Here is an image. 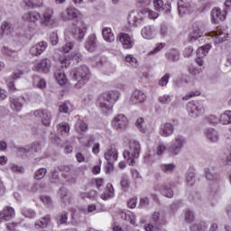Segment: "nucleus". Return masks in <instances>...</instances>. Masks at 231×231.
I'll list each match as a JSON object with an SVG mask.
<instances>
[{"instance_id": "obj_54", "label": "nucleus", "mask_w": 231, "mask_h": 231, "mask_svg": "<svg viewBox=\"0 0 231 231\" xmlns=\"http://www.w3.org/2000/svg\"><path fill=\"white\" fill-rule=\"evenodd\" d=\"M171 79V74L166 73L164 74V76H162L159 81H158V86H160L161 88H163L165 86H167V84H169V79Z\"/></svg>"}, {"instance_id": "obj_36", "label": "nucleus", "mask_w": 231, "mask_h": 231, "mask_svg": "<svg viewBox=\"0 0 231 231\" xmlns=\"http://www.w3.org/2000/svg\"><path fill=\"white\" fill-rule=\"evenodd\" d=\"M41 151V144L39 143H32L31 149L26 148H20L18 150L19 154L21 155H28V153L31 152H39Z\"/></svg>"}, {"instance_id": "obj_53", "label": "nucleus", "mask_w": 231, "mask_h": 231, "mask_svg": "<svg viewBox=\"0 0 231 231\" xmlns=\"http://www.w3.org/2000/svg\"><path fill=\"white\" fill-rule=\"evenodd\" d=\"M58 225H64L68 223V213L63 212L57 216L56 217Z\"/></svg>"}, {"instance_id": "obj_42", "label": "nucleus", "mask_w": 231, "mask_h": 231, "mask_svg": "<svg viewBox=\"0 0 231 231\" xmlns=\"http://www.w3.org/2000/svg\"><path fill=\"white\" fill-rule=\"evenodd\" d=\"M186 183L189 187H192L196 183V173L194 170L189 169L186 174Z\"/></svg>"}, {"instance_id": "obj_16", "label": "nucleus", "mask_w": 231, "mask_h": 231, "mask_svg": "<svg viewBox=\"0 0 231 231\" xmlns=\"http://www.w3.org/2000/svg\"><path fill=\"white\" fill-rule=\"evenodd\" d=\"M23 21L26 23H30V24H33L36 26L37 21H41V14L37 11H29L23 14L22 16Z\"/></svg>"}, {"instance_id": "obj_50", "label": "nucleus", "mask_w": 231, "mask_h": 231, "mask_svg": "<svg viewBox=\"0 0 231 231\" xmlns=\"http://www.w3.org/2000/svg\"><path fill=\"white\" fill-rule=\"evenodd\" d=\"M70 127L69 125L66 122H63L58 125V131L60 134H68L69 133Z\"/></svg>"}, {"instance_id": "obj_61", "label": "nucleus", "mask_w": 231, "mask_h": 231, "mask_svg": "<svg viewBox=\"0 0 231 231\" xmlns=\"http://www.w3.org/2000/svg\"><path fill=\"white\" fill-rule=\"evenodd\" d=\"M201 95V92L199 90H196L194 92H189L186 96L182 97V100H190V98H193V97H199Z\"/></svg>"}, {"instance_id": "obj_18", "label": "nucleus", "mask_w": 231, "mask_h": 231, "mask_svg": "<svg viewBox=\"0 0 231 231\" xmlns=\"http://www.w3.org/2000/svg\"><path fill=\"white\" fill-rule=\"evenodd\" d=\"M48 48V43L46 42H40L36 44H34L30 49V55L32 57H39V55H42L46 51V49Z\"/></svg>"}, {"instance_id": "obj_43", "label": "nucleus", "mask_w": 231, "mask_h": 231, "mask_svg": "<svg viewBox=\"0 0 231 231\" xmlns=\"http://www.w3.org/2000/svg\"><path fill=\"white\" fill-rule=\"evenodd\" d=\"M55 79L60 86H64V84L68 82V79H66V74H64V71L62 70H58L55 72Z\"/></svg>"}, {"instance_id": "obj_4", "label": "nucleus", "mask_w": 231, "mask_h": 231, "mask_svg": "<svg viewBox=\"0 0 231 231\" xmlns=\"http://www.w3.org/2000/svg\"><path fill=\"white\" fill-rule=\"evenodd\" d=\"M70 79L77 80L78 83L75 84L76 88H82L91 79V71H89L88 66H80L70 72Z\"/></svg>"}, {"instance_id": "obj_9", "label": "nucleus", "mask_w": 231, "mask_h": 231, "mask_svg": "<svg viewBox=\"0 0 231 231\" xmlns=\"http://www.w3.org/2000/svg\"><path fill=\"white\" fill-rule=\"evenodd\" d=\"M86 32H88V26L84 21H78L71 28V35L77 41H83Z\"/></svg>"}, {"instance_id": "obj_6", "label": "nucleus", "mask_w": 231, "mask_h": 231, "mask_svg": "<svg viewBox=\"0 0 231 231\" xmlns=\"http://www.w3.org/2000/svg\"><path fill=\"white\" fill-rule=\"evenodd\" d=\"M152 220L154 222V226L148 224L144 227L146 231H159L162 230L163 226L167 225V218L162 212H154L152 215Z\"/></svg>"}, {"instance_id": "obj_56", "label": "nucleus", "mask_w": 231, "mask_h": 231, "mask_svg": "<svg viewBox=\"0 0 231 231\" xmlns=\"http://www.w3.org/2000/svg\"><path fill=\"white\" fill-rule=\"evenodd\" d=\"M165 48V43L161 42V43H157L155 45V48L151 51L148 55H156V53H159V51H162V50H163Z\"/></svg>"}, {"instance_id": "obj_34", "label": "nucleus", "mask_w": 231, "mask_h": 231, "mask_svg": "<svg viewBox=\"0 0 231 231\" xmlns=\"http://www.w3.org/2000/svg\"><path fill=\"white\" fill-rule=\"evenodd\" d=\"M1 53L6 57H9L11 60H18L19 59V53L17 51H14L6 46L2 47Z\"/></svg>"}, {"instance_id": "obj_1", "label": "nucleus", "mask_w": 231, "mask_h": 231, "mask_svg": "<svg viewBox=\"0 0 231 231\" xmlns=\"http://www.w3.org/2000/svg\"><path fill=\"white\" fill-rule=\"evenodd\" d=\"M158 19L160 14L147 8L143 7L139 11H133L128 16V23L130 26H140L145 23V18Z\"/></svg>"}, {"instance_id": "obj_51", "label": "nucleus", "mask_w": 231, "mask_h": 231, "mask_svg": "<svg viewBox=\"0 0 231 231\" xmlns=\"http://www.w3.org/2000/svg\"><path fill=\"white\" fill-rule=\"evenodd\" d=\"M135 125L141 133H147V127L145 126V123L143 121V118H142V117L138 118L136 123H135Z\"/></svg>"}, {"instance_id": "obj_19", "label": "nucleus", "mask_w": 231, "mask_h": 231, "mask_svg": "<svg viewBox=\"0 0 231 231\" xmlns=\"http://www.w3.org/2000/svg\"><path fill=\"white\" fill-rule=\"evenodd\" d=\"M127 124H129V121L127 120V117L124 115H117L114 117L112 120V125L115 129H125Z\"/></svg>"}, {"instance_id": "obj_52", "label": "nucleus", "mask_w": 231, "mask_h": 231, "mask_svg": "<svg viewBox=\"0 0 231 231\" xmlns=\"http://www.w3.org/2000/svg\"><path fill=\"white\" fill-rule=\"evenodd\" d=\"M161 169L162 172H166L167 174H171V172L174 171V169H176V165L170 163V164H162Z\"/></svg>"}, {"instance_id": "obj_31", "label": "nucleus", "mask_w": 231, "mask_h": 231, "mask_svg": "<svg viewBox=\"0 0 231 231\" xmlns=\"http://www.w3.org/2000/svg\"><path fill=\"white\" fill-rule=\"evenodd\" d=\"M111 198H115V188H113V184L107 183L105 191L101 194V199L106 201V199H111Z\"/></svg>"}, {"instance_id": "obj_22", "label": "nucleus", "mask_w": 231, "mask_h": 231, "mask_svg": "<svg viewBox=\"0 0 231 231\" xmlns=\"http://www.w3.org/2000/svg\"><path fill=\"white\" fill-rule=\"evenodd\" d=\"M13 217H15V209L12 207H5L0 211V223H3V221H10Z\"/></svg>"}, {"instance_id": "obj_3", "label": "nucleus", "mask_w": 231, "mask_h": 231, "mask_svg": "<svg viewBox=\"0 0 231 231\" xmlns=\"http://www.w3.org/2000/svg\"><path fill=\"white\" fill-rule=\"evenodd\" d=\"M140 151H142L140 143L138 141L130 140L123 152V156L125 160L127 161L128 165H135L136 160L140 158Z\"/></svg>"}, {"instance_id": "obj_11", "label": "nucleus", "mask_w": 231, "mask_h": 231, "mask_svg": "<svg viewBox=\"0 0 231 231\" xmlns=\"http://www.w3.org/2000/svg\"><path fill=\"white\" fill-rule=\"evenodd\" d=\"M36 118H40L42 125L48 126L51 124V113L48 109H38L33 112Z\"/></svg>"}, {"instance_id": "obj_48", "label": "nucleus", "mask_w": 231, "mask_h": 231, "mask_svg": "<svg viewBox=\"0 0 231 231\" xmlns=\"http://www.w3.org/2000/svg\"><path fill=\"white\" fill-rule=\"evenodd\" d=\"M75 127L79 134H82V133H86V131H88V124L84 123L82 120H79L76 123Z\"/></svg>"}, {"instance_id": "obj_5", "label": "nucleus", "mask_w": 231, "mask_h": 231, "mask_svg": "<svg viewBox=\"0 0 231 231\" xmlns=\"http://www.w3.org/2000/svg\"><path fill=\"white\" fill-rule=\"evenodd\" d=\"M204 174L205 178L211 181L209 183V194L216 196L219 192V173L214 168H205Z\"/></svg>"}, {"instance_id": "obj_59", "label": "nucleus", "mask_w": 231, "mask_h": 231, "mask_svg": "<svg viewBox=\"0 0 231 231\" xmlns=\"http://www.w3.org/2000/svg\"><path fill=\"white\" fill-rule=\"evenodd\" d=\"M50 42L52 46H57V44H59V34H57V32L51 33Z\"/></svg>"}, {"instance_id": "obj_32", "label": "nucleus", "mask_w": 231, "mask_h": 231, "mask_svg": "<svg viewBox=\"0 0 231 231\" xmlns=\"http://www.w3.org/2000/svg\"><path fill=\"white\" fill-rule=\"evenodd\" d=\"M153 6L157 12L165 10V14H171V5L163 4V0H153Z\"/></svg>"}, {"instance_id": "obj_46", "label": "nucleus", "mask_w": 231, "mask_h": 231, "mask_svg": "<svg viewBox=\"0 0 231 231\" xmlns=\"http://www.w3.org/2000/svg\"><path fill=\"white\" fill-rule=\"evenodd\" d=\"M59 196L65 204H68L71 201V199L69 198V196H68V189H66L65 188L60 189Z\"/></svg>"}, {"instance_id": "obj_8", "label": "nucleus", "mask_w": 231, "mask_h": 231, "mask_svg": "<svg viewBox=\"0 0 231 231\" xmlns=\"http://www.w3.org/2000/svg\"><path fill=\"white\" fill-rule=\"evenodd\" d=\"M185 143L186 140L183 135H175L168 148L170 156H178V154L181 152V149L185 146Z\"/></svg>"}, {"instance_id": "obj_13", "label": "nucleus", "mask_w": 231, "mask_h": 231, "mask_svg": "<svg viewBox=\"0 0 231 231\" xmlns=\"http://www.w3.org/2000/svg\"><path fill=\"white\" fill-rule=\"evenodd\" d=\"M54 14H55V11H53V8L47 7L43 12L42 16H41L42 26H52L54 23L53 21Z\"/></svg>"}, {"instance_id": "obj_25", "label": "nucleus", "mask_w": 231, "mask_h": 231, "mask_svg": "<svg viewBox=\"0 0 231 231\" xmlns=\"http://www.w3.org/2000/svg\"><path fill=\"white\" fill-rule=\"evenodd\" d=\"M161 136L164 138H169L174 134V125L172 123H164L161 125Z\"/></svg>"}, {"instance_id": "obj_12", "label": "nucleus", "mask_w": 231, "mask_h": 231, "mask_svg": "<svg viewBox=\"0 0 231 231\" xmlns=\"http://www.w3.org/2000/svg\"><path fill=\"white\" fill-rule=\"evenodd\" d=\"M105 159L108 162L109 167H113V163L118 160V150L115 144L108 146L105 152Z\"/></svg>"}, {"instance_id": "obj_38", "label": "nucleus", "mask_w": 231, "mask_h": 231, "mask_svg": "<svg viewBox=\"0 0 231 231\" xmlns=\"http://www.w3.org/2000/svg\"><path fill=\"white\" fill-rule=\"evenodd\" d=\"M219 124H222V125H228L231 124V111L226 110L224 113H222L218 118Z\"/></svg>"}, {"instance_id": "obj_7", "label": "nucleus", "mask_w": 231, "mask_h": 231, "mask_svg": "<svg viewBox=\"0 0 231 231\" xmlns=\"http://www.w3.org/2000/svg\"><path fill=\"white\" fill-rule=\"evenodd\" d=\"M189 116L198 118L205 113V105L201 101H189L187 105Z\"/></svg>"}, {"instance_id": "obj_41", "label": "nucleus", "mask_w": 231, "mask_h": 231, "mask_svg": "<svg viewBox=\"0 0 231 231\" xmlns=\"http://www.w3.org/2000/svg\"><path fill=\"white\" fill-rule=\"evenodd\" d=\"M1 31L4 35H12L14 33V25H12L9 22H3L1 24Z\"/></svg>"}, {"instance_id": "obj_14", "label": "nucleus", "mask_w": 231, "mask_h": 231, "mask_svg": "<svg viewBox=\"0 0 231 231\" xmlns=\"http://www.w3.org/2000/svg\"><path fill=\"white\" fill-rule=\"evenodd\" d=\"M209 37L213 39L215 44H221L228 39V32L225 30L213 31L209 33Z\"/></svg>"}, {"instance_id": "obj_15", "label": "nucleus", "mask_w": 231, "mask_h": 231, "mask_svg": "<svg viewBox=\"0 0 231 231\" xmlns=\"http://www.w3.org/2000/svg\"><path fill=\"white\" fill-rule=\"evenodd\" d=\"M174 184H156L154 186V190H159L162 196L165 198H174V191L172 188Z\"/></svg>"}, {"instance_id": "obj_17", "label": "nucleus", "mask_w": 231, "mask_h": 231, "mask_svg": "<svg viewBox=\"0 0 231 231\" xmlns=\"http://www.w3.org/2000/svg\"><path fill=\"white\" fill-rule=\"evenodd\" d=\"M226 18V11H222L219 7H215L211 10V22L213 24H217L219 21H225Z\"/></svg>"}, {"instance_id": "obj_40", "label": "nucleus", "mask_w": 231, "mask_h": 231, "mask_svg": "<svg viewBox=\"0 0 231 231\" xmlns=\"http://www.w3.org/2000/svg\"><path fill=\"white\" fill-rule=\"evenodd\" d=\"M50 215H47L43 217H42L40 220H37L34 224L35 228L39 229V228H46V226H48V225H50Z\"/></svg>"}, {"instance_id": "obj_45", "label": "nucleus", "mask_w": 231, "mask_h": 231, "mask_svg": "<svg viewBox=\"0 0 231 231\" xmlns=\"http://www.w3.org/2000/svg\"><path fill=\"white\" fill-rule=\"evenodd\" d=\"M32 84L33 87L38 88V89H44V88H46V81L41 79L39 76L33 77Z\"/></svg>"}, {"instance_id": "obj_39", "label": "nucleus", "mask_w": 231, "mask_h": 231, "mask_svg": "<svg viewBox=\"0 0 231 231\" xmlns=\"http://www.w3.org/2000/svg\"><path fill=\"white\" fill-rule=\"evenodd\" d=\"M210 50H212L211 44H207L199 47L197 51V57H199V59H205V57L208 55V51H210Z\"/></svg>"}, {"instance_id": "obj_58", "label": "nucleus", "mask_w": 231, "mask_h": 231, "mask_svg": "<svg viewBox=\"0 0 231 231\" xmlns=\"http://www.w3.org/2000/svg\"><path fill=\"white\" fill-rule=\"evenodd\" d=\"M46 172H48V171L45 168L39 169L34 174L35 180H42V178L46 176Z\"/></svg>"}, {"instance_id": "obj_37", "label": "nucleus", "mask_w": 231, "mask_h": 231, "mask_svg": "<svg viewBox=\"0 0 231 231\" xmlns=\"http://www.w3.org/2000/svg\"><path fill=\"white\" fill-rule=\"evenodd\" d=\"M102 35L104 40L106 42H114L115 41V33H113V31L109 27H104L102 30Z\"/></svg>"}, {"instance_id": "obj_2", "label": "nucleus", "mask_w": 231, "mask_h": 231, "mask_svg": "<svg viewBox=\"0 0 231 231\" xmlns=\"http://www.w3.org/2000/svg\"><path fill=\"white\" fill-rule=\"evenodd\" d=\"M120 98V93L118 91L111 90L101 94L97 99V106L101 109L102 113L107 115L113 111V106Z\"/></svg>"}, {"instance_id": "obj_24", "label": "nucleus", "mask_w": 231, "mask_h": 231, "mask_svg": "<svg viewBox=\"0 0 231 231\" xmlns=\"http://www.w3.org/2000/svg\"><path fill=\"white\" fill-rule=\"evenodd\" d=\"M118 217H120V219H123L124 221H129V223H131V225H134V226H136V216H134V213L129 210L119 211Z\"/></svg>"}, {"instance_id": "obj_62", "label": "nucleus", "mask_w": 231, "mask_h": 231, "mask_svg": "<svg viewBox=\"0 0 231 231\" xmlns=\"http://www.w3.org/2000/svg\"><path fill=\"white\" fill-rule=\"evenodd\" d=\"M193 52H194V48L188 47L183 51V57H185L186 59H189V58L192 57Z\"/></svg>"}, {"instance_id": "obj_63", "label": "nucleus", "mask_w": 231, "mask_h": 231, "mask_svg": "<svg viewBox=\"0 0 231 231\" xmlns=\"http://www.w3.org/2000/svg\"><path fill=\"white\" fill-rule=\"evenodd\" d=\"M120 185L123 189H127V187H129V179L126 175L121 178Z\"/></svg>"}, {"instance_id": "obj_35", "label": "nucleus", "mask_w": 231, "mask_h": 231, "mask_svg": "<svg viewBox=\"0 0 231 231\" xmlns=\"http://www.w3.org/2000/svg\"><path fill=\"white\" fill-rule=\"evenodd\" d=\"M178 10L180 15H185V14H190V11L192 10V5L189 3L183 2V0L180 1L178 3Z\"/></svg>"}, {"instance_id": "obj_20", "label": "nucleus", "mask_w": 231, "mask_h": 231, "mask_svg": "<svg viewBox=\"0 0 231 231\" xmlns=\"http://www.w3.org/2000/svg\"><path fill=\"white\" fill-rule=\"evenodd\" d=\"M24 97H10V107L14 113H20L23 110Z\"/></svg>"}, {"instance_id": "obj_23", "label": "nucleus", "mask_w": 231, "mask_h": 231, "mask_svg": "<svg viewBox=\"0 0 231 231\" xmlns=\"http://www.w3.org/2000/svg\"><path fill=\"white\" fill-rule=\"evenodd\" d=\"M147 100V96L141 90H134L131 96L130 102L131 104H143Z\"/></svg>"}, {"instance_id": "obj_33", "label": "nucleus", "mask_w": 231, "mask_h": 231, "mask_svg": "<svg viewBox=\"0 0 231 231\" xmlns=\"http://www.w3.org/2000/svg\"><path fill=\"white\" fill-rule=\"evenodd\" d=\"M165 57L170 62H178L180 57V51L176 49H171L165 53Z\"/></svg>"}, {"instance_id": "obj_29", "label": "nucleus", "mask_w": 231, "mask_h": 231, "mask_svg": "<svg viewBox=\"0 0 231 231\" xmlns=\"http://www.w3.org/2000/svg\"><path fill=\"white\" fill-rule=\"evenodd\" d=\"M142 37L148 41L154 39L156 33L154 32V27L151 25L144 26L141 31Z\"/></svg>"}, {"instance_id": "obj_28", "label": "nucleus", "mask_w": 231, "mask_h": 231, "mask_svg": "<svg viewBox=\"0 0 231 231\" xmlns=\"http://www.w3.org/2000/svg\"><path fill=\"white\" fill-rule=\"evenodd\" d=\"M67 14L69 15V21L75 20L77 23L82 21V13L73 6L67 8Z\"/></svg>"}, {"instance_id": "obj_21", "label": "nucleus", "mask_w": 231, "mask_h": 231, "mask_svg": "<svg viewBox=\"0 0 231 231\" xmlns=\"http://www.w3.org/2000/svg\"><path fill=\"white\" fill-rule=\"evenodd\" d=\"M119 41L123 45V47L125 48V50H131V48L134 46V40L133 39V37H131L127 33H124V32L120 33Z\"/></svg>"}, {"instance_id": "obj_60", "label": "nucleus", "mask_w": 231, "mask_h": 231, "mask_svg": "<svg viewBox=\"0 0 231 231\" xmlns=\"http://www.w3.org/2000/svg\"><path fill=\"white\" fill-rule=\"evenodd\" d=\"M184 217L186 223H192V221H194V213L188 209L185 212Z\"/></svg>"}, {"instance_id": "obj_30", "label": "nucleus", "mask_w": 231, "mask_h": 231, "mask_svg": "<svg viewBox=\"0 0 231 231\" xmlns=\"http://www.w3.org/2000/svg\"><path fill=\"white\" fill-rule=\"evenodd\" d=\"M85 48L88 51H95L97 49V35L90 34L85 42Z\"/></svg>"}, {"instance_id": "obj_26", "label": "nucleus", "mask_w": 231, "mask_h": 231, "mask_svg": "<svg viewBox=\"0 0 231 231\" xmlns=\"http://www.w3.org/2000/svg\"><path fill=\"white\" fill-rule=\"evenodd\" d=\"M51 68V62L48 59L42 60L40 62L34 64V71H43L44 73L48 72Z\"/></svg>"}, {"instance_id": "obj_49", "label": "nucleus", "mask_w": 231, "mask_h": 231, "mask_svg": "<svg viewBox=\"0 0 231 231\" xmlns=\"http://www.w3.org/2000/svg\"><path fill=\"white\" fill-rule=\"evenodd\" d=\"M73 111V105L69 102H65L60 106V113H71Z\"/></svg>"}, {"instance_id": "obj_10", "label": "nucleus", "mask_w": 231, "mask_h": 231, "mask_svg": "<svg viewBox=\"0 0 231 231\" xmlns=\"http://www.w3.org/2000/svg\"><path fill=\"white\" fill-rule=\"evenodd\" d=\"M201 37H203V23L201 22H196L192 25V32L189 36V42H196Z\"/></svg>"}, {"instance_id": "obj_27", "label": "nucleus", "mask_w": 231, "mask_h": 231, "mask_svg": "<svg viewBox=\"0 0 231 231\" xmlns=\"http://www.w3.org/2000/svg\"><path fill=\"white\" fill-rule=\"evenodd\" d=\"M205 136L211 143L219 142V133L214 128H208L205 131Z\"/></svg>"}, {"instance_id": "obj_64", "label": "nucleus", "mask_w": 231, "mask_h": 231, "mask_svg": "<svg viewBox=\"0 0 231 231\" xmlns=\"http://www.w3.org/2000/svg\"><path fill=\"white\" fill-rule=\"evenodd\" d=\"M60 62L61 64V68H69V64H71L68 58H60Z\"/></svg>"}, {"instance_id": "obj_55", "label": "nucleus", "mask_w": 231, "mask_h": 231, "mask_svg": "<svg viewBox=\"0 0 231 231\" xmlns=\"http://www.w3.org/2000/svg\"><path fill=\"white\" fill-rule=\"evenodd\" d=\"M158 100L160 104H171V102H172V96L165 94L163 96L159 97Z\"/></svg>"}, {"instance_id": "obj_47", "label": "nucleus", "mask_w": 231, "mask_h": 231, "mask_svg": "<svg viewBox=\"0 0 231 231\" xmlns=\"http://www.w3.org/2000/svg\"><path fill=\"white\" fill-rule=\"evenodd\" d=\"M21 214L23 216V217H27L28 219H33V217L36 216L35 211L28 208H23L21 210Z\"/></svg>"}, {"instance_id": "obj_44", "label": "nucleus", "mask_w": 231, "mask_h": 231, "mask_svg": "<svg viewBox=\"0 0 231 231\" xmlns=\"http://www.w3.org/2000/svg\"><path fill=\"white\" fill-rule=\"evenodd\" d=\"M23 3L27 8H41L42 6V0H24Z\"/></svg>"}, {"instance_id": "obj_57", "label": "nucleus", "mask_w": 231, "mask_h": 231, "mask_svg": "<svg viewBox=\"0 0 231 231\" xmlns=\"http://www.w3.org/2000/svg\"><path fill=\"white\" fill-rule=\"evenodd\" d=\"M125 60L126 62H128V64H131V66H133V68H137L138 67V60H136V58L133 57V55L129 54L125 57Z\"/></svg>"}]
</instances>
